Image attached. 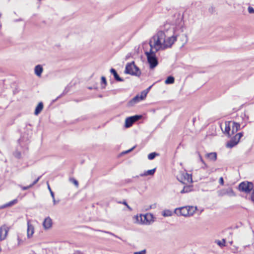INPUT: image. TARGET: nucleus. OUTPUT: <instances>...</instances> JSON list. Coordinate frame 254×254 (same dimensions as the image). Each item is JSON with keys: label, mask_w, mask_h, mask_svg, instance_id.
I'll return each instance as SVG.
<instances>
[{"label": "nucleus", "mask_w": 254, "mask_h": 254, "mask_svg": "<svg viewBox=\"0 0 254 254\" xmlns=\"http://www.w3.org/2000/svg\"><path fill=\"white\" fill-rule=\"evenodd\" d=\"M125 73L126 74L139 77L141 74L138 67L134 64V62L128 63L126 66Z\"/></svg>", "instance_id": "nucleus-1"}, {"label": "nucleus", "mask_w": 254, "mask_h": 254, "mask_svg": "<svg viewBox=\"0 0 254 254\" xmlns=\"http://www.w3.org/2000/svg\"><path fill=\"white\" fill-rule=\"evenodd\" d=\"M167 35L165 32L162 30L159 31L156 35L153 36L152 39L154 40V46H160V47L163 46V43L165 42Z\"/></svg>", "instance_id": "nucleus-2"}, {"label": "nucleus", "mask_w": 254, "mask_h": 254, "mask_svg": "<svg viewBox=\"0 0 254 254\" xmlns=\"http://www.w3.org/2000/svg\"><path fill=\"white\" fill-rule=\"evenodd\" d=\"M145 55L147 57V60L149 64L150 68L153 69L158 64V59L156 54H154V53L151 50L149 51L145 52Z\"/></svg>", "instance_id": "nucleus-3"}, {"label": "nucleus", "mask_w": 254, "mask_h": 254, "mask_svg": "<svg viewBox=\"0 0 254 254\" xmlns=\"http://www.w3.org/2000/svg\"><path fill=\"white\" fill-rule=\"evenodd\" d=\"M254 184L252 182L244 181L239 185L238 189L241 191L249 193L254 190Z\"/></svg>", "instance_id": "nucleus-4"}, {"label": "nucleus", "mask_w": 254, "mask_h": 254, "mask_svg": "<svg viewBox=\"0 0 254 254\" xmlns=\"http://www.w3.org/2000/svg\"><path fill=\"white\" fill-rule=\"evenodd\" d=\"M142 118L141 115H134L127 117L125 121V126L127 128L131 127L134 123L138 121Z\"/></svg>", "instance_id": "nucleus-5"}, {"label": "nucleus", "mask_w": 254, "mask_h": 254, "mask_svg": "<svg viewBox=\"0 0 254 254\" xmlns=\"http://www.w3.org/2000/svg\"><path fill=\"white\" fill-rule=\"evenodd\" d=\"M177 40V36L172 35L166 37L165 42L163 43V49H165L167 48H170L174 42Z\"/></svg>", "instance_id": "nucleus-6"}, {"label": "nucleus", "mask_w": 254, "mask_h": 254, "mask_svg": "<svg viewBox=\"0 0 254 254\" xmlns=\"http://www.w3.org/2000/svg\"><path fill=\"white\" fill-rule=\"evenodd\" d=\"M174 213L178 216H189L187 206L176 208L174 210Z\"/></svg>", "instance_id": "nucleus-7"}, {"label": "nucleus", "mask_w": 254, "mask_h": 254, "mask_svg": "<svg viewBox=\"0 0 254 254\" xmlns=\"http://www.w3.org/2000/svg\"><path fill=\"white\" fill-rule=\"evenodd\" d=\"M181 179L178 178V180L183 184H185L186 181L187 183H192V175L188 173H184L180 177Z\"/></svg>", "instance_id": "nucleus-8"}, {"label": "nucleus", "mask_w": 254, "mask_h": 254, "mask_svg": "<svg viewBox=\"0 0 254 254\" xmlns=\"http://www.w3.org/2000/svg\"><path fill=\"white\" fill-rule=\"evenodd\" d=\"M9 230V227L5 224L0 227V241H2L6 238Z\"/></svg>", "instance_id": "nucleus-9"}, {"label": "nucleus", "mask_w": 254, "mask_h": 254, "mask_svg": "<svg viewBox=\"0 0 254 254\" xmlns=\"http://www.w3.org/2000/svg\"><path fill=\"white\" fill-rule=\"evenodd\" d=\"M141 220L144 224H149L151 221H153V215L151 214H146L140 215Z\"/></svg>", "instance_id": "nucleus-10"}, {"label": "nucleus", "mask_w": 254, "mask_h": 254, "mask_svg": "<svg viewBox=\"0 0 254 254\" xmlns=\"http://www.w3.org/2000/svg\"><path fill=\"white\" fill-rule=\"evenodd\" d=\"M239 142L238 137L236 135H234L231 139L228 141L226 144V146L228 148H232L237 145Z\"/></svg>", "instance_id": "nucleus-11"}, {"label": "nucleus", "mask_w": 254, "mask_h": 254, "mask_svg": "<svg viewBox=\"0 0 254 254\" xmlns=\"http://www.w3.org/2000/svg\"><path fill=\"white\" fill-rule=\"evenodd\" d=\"M52 219L50 217H47L44 219L43 222V227L45 229H48L52 227Z\"/></svg>", "instance_id": "nucleus-12"}, {"label": "nucleus", "mask_w": 254, "mask_h": 254, "mask_svg": "<svg viewBox=\"0 0 254 254\" xmlns=\"http://www.w3.org/2000/svg\"><path fill=\"white\" fill-rule=\"evenodd\" d=\"M222 195H228L229 196H235L236 195L235 192L232 188H228L222 190Z\"/></svg>", "instance_id": "nucleus-13"}, {"label": "nucleus", "mask_w": 254, "mask_h": 254, "mask_svg": "<svg viewBox=\"0 0 254 254\" xmlns=\"http://www.w3.org/2000/svg\"><path fill=\"white\" fill-rule=\"evenodd\" d=\"M140 101H141V99L139 97V95H137L127 103V106L128 107H132Z\"/></svg>", "instance_id": "nucleus-14"}, {"label": "nucleus", "mask_w": 254, "mask_h": 254, "mask_svg": "<svg viewBox=\"0 0 254 254\" xmlns=\"http://www.w3.org/2000/svg\"><path fill=\"white\" fill-rule=\"evenodd\" d=\"M110 72L114 75V79L117 81L122 82L124 81V79L121 78L118 74L115 69L111 68L110 69Z\"/></svg>", "instance_id": "nucleus-15"}, {"label": "nucleus", "mask_w": 254, "mask_h": 254, "mask_svg": "<svg viewBox=\"0 0 254 254\" xmlns=\"http://www.w3.org/2000/svg\"><path fill=\"white\" fill-rule=\"evenodd\" d=\"M231 134L233 135L236 133L240 129V124L238 123L233 122Z\"/></svg>", "instance_id": "nucleus-16"}, {"label": "nucleus", "mask_w": 254, "mask_h": 254, "mask_svg": "<svg viewBox=\"0 0 254 254\" xmlns=\"http://www.w3.org/2000/svg\"><path fill=\"white\" fill-rule=\"evenodd\" d=\"M34 228L33 226L30 224L29 221L27 222V237L30 238L34 233Z\"/></svg>", "instance_id": "nucleus-17"}, {"label": "nucleus", "mask_w": 254, "mask_h": 254, "mask_svg": "<svg viewBox=\"0 0 254 254\" xmlns=\"http://www.w3.org/2000/svg\"><path fill=\"white\" fill-rule=\"evenodd\" d=\"M43 71V67L40 64H38L35 66L34 69L35 74L38 76H41V74Z\"/></svg>", "instance_id": "nucleus-18"}, {"label": "nucleus", "mask_w": 254, "mask_h": 254, "mask_svg": "<svg viewBox=\"0 0 254 254\" xmlns=\"http://www.w3.org/2000/svg\"><path fill=\"white\" fill-rule=\"evenodd\" d=\"M231 122H225V131L224 133L227 135H228V137H230L231 134L230 133L231 130V127H230Z\"/></svg>", "instance_id": "nucleus-19"}, {"label": "nucleus", "mask_w": 254, "mask_h": 254, "mask_svg": "<svg viewBox=\"0 0 254 254\" xmlns=\"http://www.w3.org/2000/svg\"><path fill=\"white\" fill-rule=\"evenodd\" d=\"M43 103L42 102H39L35 108L34 114L36 116L38 115L43 110Z\"/></svg>", "instance_id": "nucleus-20"}, {"label": "nucleus", "mask_w": 254, "mask_h": 254, "mask_svg": "<svg viewBox=\"0 0 254 254\" xmlns=\"http://www.w3.org/2000/svg\"><path fill=\"white\" fill-rule=\"evenodd\" d=\"M205 157L211 161H215L217 160V153L216 152L207 153Z\"/></svg>", "instance_id": "nucleus-21"}, {"label": "nucleus", "mask_w": 254, "mask_h": 254, "mask_svg": "<svg viewBox=\"0 0 254 254\" xmlns=\"http://www.w3.org/2000/svg\"><path fill=\"white\" fill-rule=\"evenodd\" d=\"M156 171V168H154L151 170H148L145 171L143 173L139 175L141 177L147 176H153Z\"/></svg>", "instance_id": "nucleus-22"}, {"label": "nucleus", "mask_w": 254, "mask_h": 254, "mask_svg": "<svg viewBox=\"0 0 254 254\" xmlns=\"http://www.w3.org/2000/svg\"><path fill=\"white\" fill-rule=\"evenodd\" d=\"M18 202V200L17 199H14L10 201H9L8 203H6V204H4V205H2L0 207V208H4L7 207L11 206L15 204H16Z\"/></svg>", "instance_id": "nucleus-23"}, {"label": "nucleus", "mask_w": 254, "mask_h": 254, "mask_svg": "<svg viewBox=\"0 0 254 254\" xmlns=\"http://www.w3.org/2000/svg\"><path fill=\"white\" fill-rule=\"evenodd\" d=\"M188 212H189V216L192 215L195 211L196 210V207H193L192 206H187Z\"/></svg>", "instance_id": "nucleus-24"}, {"label": "nucleus", "mask_w": 254, "mask_h": 254, "mask_svg": "<svg viewBox=\"0 0 254 254\" xmlns=\"http://www.w3.org/2000/svg\"><path fill=\"white\" fill-rule=\"evenodd\" d=\"M175 82V78L173 76H169L167 77V78H166V79L165 80V84H173Z\"/></svg>", "instance_id": "nucleus-25"}, {"label": "nucleus", "mask_w": 254, "mask_h": 254, "mask_svg": "<svg viewBox=\"0 0 254 254\" xmlns=\"http://www.w3.org/2000/svg\"><path fill=\"white\" fill-rule=\"evenodd\" d=\"M191 186H184L183 189L181 191V193H184L190 192L191 190Z\"/></svg>", "instance_id": "nucleus-26"}, {"label": "nucleus", "mask_w": 254, "mask_h": 254, "mask_svg": "<svg viewBox=\"0 0 254 254\" xmlns=\"http://www.w3.org/2000/svg\"><path fill=\"white\" fill-rule=\"evenodd\" d=\"M164 217L171 216L173 215V212L169 209L164 210L162 213Z\"/></svg>", "instance_id": "nucleus-27"}, {"label": "nucleus", "mask_w": 254, "mask_h": 254, "mask_svg": "<svg viewBox=\"0 0 254 254\" xmlns=\"http://www.w3.org/2000/svg\"><path fill=\"white\" fill-rule=\"evenodd\" d=\"M158 155H159V154L155 152H152L148 154V158L149 160H153L155 158V157H156L157 156H158Z\"/></svg>", "instance_id": "nucleus-28"}, {"label": "nucleus", "mask_w": 254, "mask_h": 254, "mask_svg": "<svg viewBox=\"0 0 254 254\" xmlns=\"http://www.w3.org/2000/svg\"><path fill=\"white\" fill-rule=\"evenodd\" d=\"M107 82L106 80V78L105 76H102L101 77V84H102V88L104 89L105 88V86L107 85Z\"/></svg>", "instance_id": "nucleus-29"}, {"label": "nucleus", "mask_w": 254, "mask_h": 254, "mask_svg": "<svg viewBox=\"0 0 254 254\" xmlns=\"http://www.w3.org/2000/svg\"><path fill=\"white\" fill-rule=\"evenodd\" d=\"M216 243L219 246H220V247L222 248V247L225 246L226 240H225V239H223L222 241L218 240L216 242Z\"/></svg>", "instance_id": "nucleus-30"}, {"label": "nucleus", "mask_w": 254, "mask_h": 254, "mask_svg": "<svg viewBox=\"0 0 254 254\" xmlns=\"http://www.w3.org/2000/svg\"><path fill=\"white\" fill-rule=\"evenodd\" d=\"M67 92H68V91L66 90V89H65L64 90V91H63V93H62L60 96H59L58 97H57V98L55 100H53V102H55L56 101H57L58 99L60 98H61V97H62L63 96H64V95H65V94L67 93Z\"/></svg>", "instance_id": "nucleus-31"}, {"label": "nucleus", "mask_w": 254, "mask_h": 254, "mask_svg": "<svg viewBox=\"0 0 254 254\" xmlns=\"http://www.w3.org/2000/svg\"><path fill=\"white\" fill-rule=\"evenodd\" d=\"M160 49H163V47H160V46H154L153 52L154 53V54H156V53L158 52Z\"/></svg>", "instance_id": "nucleus-32"}, {"label": "nucleus", "mask_w": 254, "mask_h": 254, "mask_svg": "<svg viewBox=\"0 0 254 254\" xmlns=\"http://www.w3.org/2000/svg\"><path fill=\"white\" fill-rule=\"evenodd\" d=\"M14 156L17 158H20L21 157V152L20 151H16L14 153Z\"/></svg>", "instance_id": "nucleus-33"}, {"label": "nucleus", "mask_w": 254, "mask_h": 254, "mask_svg": "<svg viewBox=\"0 0 254 254\" xmlns=\"http://www.w3.org/2000/svg\"><path fill=\"white\" fill-rule=\"evenodd\" d=\"M146 95H147L146 94L145 92L142 91V92H141L140 95H139V97L140 99H141V100H142L145 98V97H146Z\"/></svg>", "instance_id": "nucleus-34"}, {"label": "nucleus", "mask_w": 254, "mask_h": 254, "mask_svg": "<svg viewBox=\"0 0 254 254\" xmlns=\"http://www.w3.org/2000/svg\"><path fill=\"white\" fill-rule=\"evenodd\" d=\"M100 231H101L102 232H104V233H107V234H110L111 235H112V236H114V237H115L116 238H118L121 239V238L117 236V235H116L115 234H113L112 232H109V231H101V230H100Z\"/></svg>", "instance_id": "nucleus-35"}, {"label": "nucleus", "mask_w": 254, "mask_h": 254, "mask_svg": "<svg viewBox=\"0 0 254 254\" xmlns=\"http://www.w3.org/2000/svg\"><path fill=\"white\" fill-rule=\"evenodd\" d=\"M100 231H101L102 232H104V233H107V234H110L111 235H112V236H114V237H115L116 238H118L121 239V238L117 236V235H116L115 234H113L112 232H109V231H101V230H100Z\"/></svg>", "instance_id": "nucleus-36"}, {"label": "nucleus", "mask_w": 254, "mask_h": 254, "mask_svg": "<svg viewBox=\"0 0 254 254\" xmlns=\"http://www.w3.org/2000/svg\"><path fill=\"white\" fill-rule=\"evenodd\" d=\"M70 181L71 182L73 183L75 185V186H76V187H77L78 186V182L75 179H74V178H70Z\"/></svg>", "instance_id": "nucleus-37"}, {"label": "nucleus", "mask_w": 254, "mask_h": 254, "mask_svg": "<svg viewBox=\"0 0 254 254\" xmlns=\"http://www.w3.org/2000/svg\"><path fill=\"white\" fill-rule=\"evenodd\" d=\"M196 154H197V155H198V156L199 157V159L200 161H201V162H202V163H204V161L202 159V157L201 155H200L199 152L198 151H196Z\"/></svg>", "instance_id": "nucleus-38"}, {"label": "nucleus", "mask_w": 254, "mask_h": 254, "mask_svg": "<svg viewBox=\"0 0 254 254\" xmlns=\"http://www.w3.org/2000/svg\"><path fill=\"white\" fill-rule=\"evenodd\" d=\"M19 186L20 187V188H21V189L23 190H27L31 188V187H32V186H31V184L28 186Z\"/></svg>", "instance_id": "nucleus-39"}, {"label": "nucleus", "mask_w": 254, "mask_h": 254, "mask_svg": "<svg viewBox=\"0 0 254 254\" xmlns=\"http://www.w3.org/2000/svg\"><path fill=\"white\" fill-rule=\"evenodd\" d=\"M135 147H136V146H134L131 148L122 152V154H127V153L130 152L131 151H132L135 148Z\"/></svg>", "instance_id": "nucleus-40"}, {"label": "nucleus", "mask_w": 254, "mask_h": 254, "mask_svg": "<svg viewBox=\"0 0 254 254\" xmlns=\"http://www.w3.org/2000/svg\"><path fill=\"white\" fill-rule=\"evenodd\" d=\"M248 10L250 13H254V8L253 7L249 6Z\"/></svg>", "instance_id": "nucleus-41"}, {"label": "nucleus", "mask_w": 254, "mask_h": 254, "mask_svg": "<svg viewBox=\"0 0 254 254\" xmlns=\"http://www.w3.org/2000/svg\"><path fill=\"white\" fill-rule=\"evenodd\" d=\"M42 176H39L37 179H36L31 184V186L33 187L34 185H35L40 180Z\"/></svg>", "instance_id": "nucleus-42"}, {"label": "nucleus", "mask_w": 254, "mask_h": 254, "mask_svg": "<svg viewBox=\"0 0 254 254\" xmlns=\"http://www.w3.org/2000/svg\"><path fill=\"white\" fill-rule=\"evenodd\" d=\"M244 133L243 132H239L236 134V137H238L239 140H240V138L243 136Z\"/></svg>", "instance_id": "nucleus-43"}, {"label": "nucleus", "mask_w": 254, "mask_h": 254, "mask_svg": "<svg viewBox=\"0 0 254 254\" xmlns=\"http://www.w3.org/2000/svg\"><path fill=\"white\" fill-rule=\"evenodd\" d=\"M146 252V250H143L139 251V252H135L134 254H145Z\"/></svg>", "instance_id": "nucleus-44"}, {"label": "nucleus", "mask_w": 254, "mask_h": 254, "mask_svg": "<svg viewBox=\"0 0 254 254\" xmlns=\"http://www.w3.org/2000/svg\"><path fill=\"white\" fill-rule=\"evenodd\" d=\"M122 203H123V204H124L125 205H126V206L127 207V208L129 210H132L131 208V207H130V206L127 204V202H126V201H125H125H124L122 202Z\"/></svg>", "instance_id": "nucleus-45"}, {"label": "nucleus", "mask_w": 254, "mask_h": 254, "mask_svg": "<svg viewBox=\"0 0 254 254\" xmlns=\"http://www.w3.org/2000/svg\"><path fill=\"white\" fill-rule=\"evenodd\" d=\"M219 182L220 184L222 186H223L224 184V179L223 177H220L219 180Z\"/></svg>", "instance_id": "nucleus-46"}, {"label": "nucleus", "mask_w": 254, "mask_h": 254, "mask_svg": "<svg viewBox=\"0 0 254 254\" xmlns=\"http://www.w3.org/2000/svg\"><path fill=\"white\" fill-rule=\"evenodd\" d=\"M149 46H150V50H152V52H153V50H154V44H153L152 43L151 41H150L149 42Z\"/></svg>", "instance_id": "nucleus-47"}, {"label": "nucleus", "mask_w": 254, "mask_h": 254, "mask_svg": "<svg viewBox=\"0 0 254 254\" xmlns=\"http://www.w3.org/2000/svg\"><path fill=\"white\" fill-rule=\"evenodd\" d=\"M153 85L150 86L148 88H147L146 90H144V91H143V92H145V93H146V94L147 95V94L148 93L149 91L150 90V89L151 88V87H152Z\"/></svg>", "instance_id": "nucleus-48"}, {"label": "nucleus", "mask_w": 254, "mask_h": 254, "mask_svg": "<svg viewBox=\"0 0 254 254\" xmlns=\"http://www.w3.org/2000/svg\"><path fill=\"white\" fill-rule=\"evenodd\" d=\"M251 200L254 203V189L253 190V192L251 194Z\"/></svg>", "instance_id": "nucleus-49"}, {"label": "nucleus", "mask_w": 254, "mask_h": 254, "mask_svg": "<svg viewBox=\"0 0 254 254\" xmlns=\"http://www.w3.org/2000/svg\"><path fill=\"white\" fill-rule=\"evenodd\" d=\"M208 10L210 12L212 13L214 11V7H213V6H211V7H210L209 8Z\"/></svg>", "instance_id": "nucleus-50"}, {"label": "nucleus", "mask_w": 254, "mask_h": 254, "mask_svg": "<svg viewBox=\"0 0 254 254\" xmlns=\"http://www.w3.org/2000/svg\"><path fill=\"white\" fill-rule=\"evenodd\" d=\"M203 164V166L201 167V168L203 169H205L206 168H208V166L205 163V162L204 163H202Z\"/></svg>", "instance_id": "nucleus-51"}, {"label": "nucleus", "mask_w": 254, "mask_h": 254, "mask_svg": "<svg viewBox=\"0 0 254 254\" xmlns=\"http://www.w3.org/2000/svg\"><path fill=\"white\" fill-rule=\"evenodd\" d=\"M53 201L54 205H56V204L59 202V200L56 201L55 198H53Z\"/></svg>", "instance_id": "nucleus-52"}, {"label": "nucleus", "mask_w": 254, "mask_h": 254, "mask_svg": "<svg viewBox=\"0 0 254 254\" xmlns=\"http://www.w3.org/2000/svg\"><path fill=\"white\" fill-rule=\"evenodd\" d=\"M50 194L51 196L52 197V198H55L54 192L52 190H51Z\"/></svg>", "instance_id": "nucleus-53"}, {"label": "nucleus", "mask_w": 254, "mask_h": 254, "mask_svg": "<svg viewBox=\"0 0 254 254\" xmlns=\"http://www.w3.org/2000/svg\"><path fill=\"white\" fill-rule=\"evenodd\" d=\"M73 254H82V253H81L80 252L77 251V252H75Z\"/></svg>", "instance_id": "nucleus-54"}, {"label": "nucleus", "mask_w": 254, "mask_h": 254, "mask_svg": "<svg viewBox=\"0 0 254 254\" xmlns=\"http://www.w3.org/2000/svg\"><path fill=\"white\" fill-rule=\"evenodd\" d=\"M48 189L49 190L50 192H51V190H51L50 187L49 186V185H48Z\"/></svg>", "instance_id": "nucleus-55"}, {"label": "nucleus", "mask_w": 254, "mask_h": 254, "mask_svg": "<svg viewBox=\"0 0 254 254\" xmlns=\"http://www.w3.org/2000/svg\"><path fill=\"white\" fill-rule=\"evenodd\" d=\"M131 182L130 180H128V181H127V182Z\"/></svg>", "instance_id": "nucleus-56"}, {"label": "nucleus", "mask_w": 254, "mask_h": 254, "mask_svg": "<svg viewBox=\"0 0 254 254\" xmlns=\"http://www.w3.org/2000/svg\"><path fill=\"white\" fill-rule=\"evenodd\" d=\"M2 250L0 248V253L1 252Z\"/></svg>", "instance_id": "nucleus-57"}, {"label": "nucleus", "mask_w": 254, "mask_h": 254, "mask_svg": "<svg viewBox=\"0 0 254 254\" xmlns=\"http://www.w3.org/2000/svg\"><path fill=\"white\" fill-rule=\"evenodd\" d=\"M89 89H92V87H89Z\"/></svg>", "instance_id": "nucleus-58"}, {"label": "nucleus", "mask_w": 254, "mask_h": 254, "mask_svg": "<svg viewBox=\"0 0 254 254\" xmlns=\"http://www.w3.org/2000/svg\"><path fill=\"white\" fill-rule=\"evenodd\" d=\"M99 96L100 97H102V96L101 95H99Z\"/></svg>", "instance_id": "nucleus-59"}]
</instances>
